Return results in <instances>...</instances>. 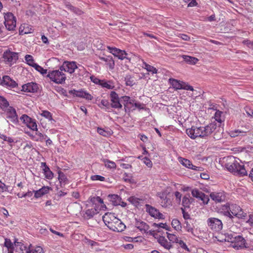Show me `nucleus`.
<instances>
[{"label":"nucleus","mask_w":253,"mask_h":253,"mask_svg":"<svg viewBox=\"0 0 253 253\" xmlns=\"http://www.w3.org/2000/svg\"><path fill=\"white\" fill-rule=\"evenodd\" d=\"M215 128L214 123H211L205 126H192L186 130L187 134L192 139H195L197 137L207 138L213 132Z\"/></svg>","instance_id":"obj_1"},{"label":"nucleus","mask_w":253,"mask_h":253,"mask_svg":"<svg viewBox=\"0 0 253 253\" xmlns=\"http://www.w3.org/2000/svg\"><path fill=\"white\" fill-rule=\"evenodd\" d=\"M102 219L105 225L113 231L120 232L126 228V225L115 216L114 213L107 212L103 216Z\"/></svg>","instance_id":"obj_2"},{"label":"nucleus","mask_w":253,"mask_h":253,"mask_svg":"<svg viewBox=\"0 0 253 253\" xmlns=\"http://www.w3.org/2000/svg\"><path fill=\"white\" fill-rule=\"evenodd\" d=\"M228 162L225 164V167L231 172L235 175L244 176L247 174L243 165L239 162V160H236L233 156H229L227 158Z\"/></svg>","instance_id":"obj_3"},{"label":"nucleus","mask_w":253,"mask_h":253,"mask_svg":"<svg viewBox=\"0 0 253 253\" xmlns=\"http://www.w3.org/2000/svg\"><path fill=\"white\" fill-rule=\"evenodd\" d=\"M61 70H53L49 72L47 77L56 84H62L65 83L66 79V75Z\"/></svg>","instance_id":"obj_4"},{"label":"nucleus","mask_w":253,"mask_h":253,"mask_svg":"<svg viewBox=\"0 0 253 253\" xmlns=\"http://www.w3.org/2000/svg\"><path fill=\"white\" fill-rule=\"evenodd\" d=\"M208 227L214 231H219L222 229L223 224L221 220L215 217L209 218L207 220Z\"/></svg>","instance_id":"obj_5"},{"label":"nucleus","mask_w":253,"mask_h":253,"mask_svg":"<svg viewBox=\"0 0 253 253\" xmlns=\"http://www.w3.org/2000/svg\"><path fill=\"white\" fill-rule=\"evenodd\" d=\"M4 61L7 64L11 65L15 63L18 59V53L12 52L9 49L5 51L3 54Z\"/></svg>","instance_id":"obj_6"},{"label":"nucleus","mask_w":253,"mask_h":253,"mask_svg":"<svg viewBox=\"0 0 253 253\" xmlns=\"http://www.w3.org/2000/svg\"><path fill=\"white\" fill-rule=\"evenodd\" d=\"M5 116L8 120L7 122L17 125L18 124V117L16 110L12 107H9L5 110Z\"/></svg>","instance_id":"obj_7"},{"label":"nucleus","mask_w":253,"mask_h":253,"mask_svg":"<svg viewBox=\"0 0 253 253\" xmlns=\"http://www.w3.org/2000/svg\"><path fill=\"white\" fill-rule=\"evenodd\" d=\"M230 212L233 216L239 218H244L247 216V213L244 212L242 209L236 204H231L230 206Z\"/></svg>","instance_id":"obj_8"},{"label":"nucleus","mask_w":253,"mask_h":253,"mask_svg":"<svg viewBox=\"0 0 253 253\" xmlns=\"http://www.w3.org/2000/svg\"><path fill=\"white\" fill-rule=\"evenodd\" d=\"M107 48L111 53L118 57L119 59L123 60L126 58L129 60H130V57L128 56V54L124 50L110 46H108Z\"/></svg>","instance_id":"obj_9"},{"label":"nucleus","mask_w":253,"mask_h":253,"mask_svg":"<svg viewBox=\"0 0 253 253\" xmlns=\"http://www.w3.org/2000/svg\"><path fill=\"white\" fill-rule=\"evenodd\" d=\"M78 68L76 62L75 61H64L60 70L72 74L75 72V70Z\"/></svg>","instance_id":"obj_10"},{"label":"nucleus","mask_w":253,"mask_h":253,"mask_svg":"<svg viewBox=\"0 0 253 253\" xmlns=\"http://www.w3.org/2000/svg\"><path fill=\"white\" fill-rule=\"evenodd\" d=\"M0 84L7 88H12L17 86V84L8 76H4L1 79Z\"/></svg>","instance_id":"obj_11"},{"label":"nucleus","mask_w":253,"mask_h":253,"mask_svg":"<svg viewBox=\"0 0 253 253\" xmlns=\"http://www.w3.org/2000/svg\"><path fill=\"white\" fill-rule=\"evenodd\" d=\"M146 211L152 217L158 219H164V215L162 213L159 212V210L155 208L146 204L145 205Z\"/></svg>","instance_id":"obj_12"},{"label":"nucleus","mask_w":253,"mask_h":253,"mask_svg":"<svg viewBox=\"0 0 253 253\" xmlns=\"http://www.w3.org/2000/svg\"><path fill=\"white\" fill-rule=\"evenodd\" d=\"M178 160L179 163L182 165H183V166L187 168L197 171H201L202 169L201 167H196L193 165L191 161L187 159L179 157H178Z\"/></svg>","instance_id":"obj_13"},{"label":"nucleus","mask_w":253,"mask_h":253,"mask_svg":"<svg viewBox=\"0 0 253 253\" xmlns=\"http://www.w3.org/2000/svg\"><path fill=\"white\" fill-rule=\"evenodd\" d=\"M211 199L215 203H221L225 201L226 196L223 191L219 192H211L210 195Z\"/></svg>","instance_id":"obj_14"},{"label":"nucleus","mask_w":253,"mask_h":253,"mask_svg":"<svg viewBox=\"0 0 253 253\" xmlns=\"http://www.w3.org/2000/svg\"><path fill=\"white\" fill-rule=\"evenodd\" d=\"M69 93L71 94H73L76 95L77 97H82L84 98H85L87 100H91L92 99V96L89 94L88 92L81 90H71L69 91Z\"/></svg>","instance_id":"obj_15"},{"label":"nucleus","mask_w":253,"mask_h":253,"mask_svg":"<svg viewBox=\"0 0 253 253\" xmlns=\"http://www.w3.org/2000/svg\"><path fill=\"white\" fill-rule=\"evenodd\" d=\"M39 89L38 85L34 83L31 82L22 85V90L28 92H36Z\"/></svg>","instance_id":"obj_16"},{"label":"nucleus","mask_w":253,"mask_h":253,"mask_svg":"<svg viewBox=\"0 0 253 253\" xmlns=\"http://www.w3.org/2000/svg\"><path fill=\"white\" fill-rule=\"evenodd\" d=\"M157 196L159 197L161 201V205L163 207H167L168 205H170V203H169V199L167 198V193L165 191H162L160 192H158L157 194Z\"/></svg>","instance_id":"obj_17"},{"label":"nucleus","mask_w":253,"mask_h":253,"mask_svg":"<svg viewBox=\"0 0 253 253\" xmlns=\"http://www.w3.org/2000/svg\"><path fill=\"white\" fill-rule=\"evenodd\" d=\"M236 239L235 241H234V245H233L234 247H237L240 248H243L246 247V240L245 239L240 235H236Z\"/></svg>","instance_id":"obj_18"},{"label":"nucleus","mask_w":253,"mask_h":253,"mask_svg":"<svg viewBox=\"0 0 253 253\" xmlns=\"http://www.w3.org/2000/svg\"><path fill=\"white\" fill-rule=\"evenodd\" d=\"M215 124V128L214 130L213 137L215 140H219L223 136V128L222 127H221L219 126H217L216 123Z\"/></svg>","instance_id":"obj_19"},{"label":"nucleus","mask_w":253,"mask_h":253,"mask_svg":"<svg viewBox=\"0 0 253 253\" xmlns=\"http://www.w3.org/2000/svg\"><path fill=\"white\" fill-rule=\"evenodd\" d=\"M194 201V199L190 197L189 194H187L182 198V205L184 208H190L191 203Z\"/></svg>","instance_id":"obj_20"},{"label":"nucleus","mask_w":253,"mask_h":253,"mask_svg":"<svg viewBox=\"0 0 253 253\" xmlns=\"http://www.w3.org/2000/svg\"><path fill=\"white\" fill-rule=\"evenodd\" d=\"M135 227L141 231L146 232L149 229V226L142 221L136 220L135 223Z\"/></svg>","instance_id":"obj_21"},{"label":"nucleus","mask_w":253,"mask_h":253,"mask_svg":"<svg viewBox=\"0 0 253 253\" xmlns=\"http://www.w3.org/2000/svg\"><path fill=\"white\" fill-rule=\"evenodd\" d=\"M41 165L45 177L48 179H52L53 176V173L50 170L49 168L46 165V163L42 162L41 163Z\"/></svg>","instance_id":"obj_22"},{"label":"nucleus","mask_w":253,"mask_h":253,"mask_svg":"<svg viewBox=\"0 0 253 253\" xmlns=\"http://www.w3.org/2000/svg\"><path fill=\"white\" fill-rule=\"evenodd\" d=\"M107 198L111 202L112 205H120L121 198L118 195H109L107 196Z\"/></svg>","instance_id":"obj_23"},{"label":"nucleus","mask_w":253,"mask_h":253,"mask_svg":"<svg viewBox=\"0 0 253 253\" xmlns=\"http://www.w3.org/2000/svg\"><path fill=\"white\" fill-rule=\"evenodd\" d=\"M49 189L50 188L48 186H44L39 190L34 191L33 192H35V197L36 198L41 197L43 195L47 193L49 190Z\"/></svg>","instance_id":"obj_24"},{"label":"nucleus","mask_w":253,"mask_h":253,"mask_svg":"<svg viewBox=\"0 0 253 253\" xmlns=\"http://www.w3.org/2000/svg\"><path fill=\"white\" fill-rule=\"evenodd\" d=\"M159 243L165 249L169 250L171 248V245L167 240L163 236L160 237L158 240Z\"/></svg>","instance_id":"obj_25"},{"label":"nucleus","mask_w":253,"mask_h":253,"mask_svg":"<svg viewBox=\"0 0 253 253\" xmlns=\"http://www.w3.org/2000/svg\"><path fill=\"white\" fill-rule=\"evenodd\" d=\"M58 180L60 183V186L63 187L67 183L68 178L65 174L61 171H58Z\"/></svg>","instance_id":"obj_26"},{"label":"nucleus","mask_w":253,"mask_h":253,"mask_svg":"<svg viewBox=\"0 0 253 253\" xmlns=\"http://www.w3.org/2000/svg\"><path fill=\"white\" fill-rule=\"evenodd\" d=\"M231 205L229 203H227L222 206V210L224 212V215L229 217L231 219L233 218V216L230 212Z\"/></svg>","instance_id":"obj_27"},{"label":"nucleus","mask_w":253,"mask_h":253,"mask_svg":"<svg viewBox=\"0 0 253 253\" xmlns=\"http://www.w3.org/2000/svg\"><path fill=\"white\" fill-rule=\"evenodd\" d=\"M169 82L173 86V88L176 89H182L183 82H180L177 80H175L173 79H169Z\"/></svg>","instance_id":"obj_28"},{"label":"nucleus","mask_w":253,"mask_h":253,"mask_svg":"<svg viewBox=\"0 0 253 253\" xmlns=\"http://www.w3.org/2000/svg\"><path fill=\"white\" fill-rule=\"evenodd\" d=\"M97 213V210L95 208H92L86 210L84 214V217L86 219L92 218Z\"/></svg>","instance_id":"obj_29"},{"label":"nucleus","mask_w":253,"mask_h":253,"mask_svg":"<svg viewBox=\"0 0 253 253\" xmlns=\"http://www.w3.org/2000/svg\"><path fill=\"white\" fill-rule=\"evenodd\" d=\"M4 25L6 28L9 31H13L16 27V20L14 21H9L4 22Z\"/></svg>","instance_id":"obj_30"},{"label":"nucleus","mask_w":253,"mask_h":253,"mask_svg":"<svg viewBox=\"0 0 253 253\" xmlns=\"http://www.w3.org/2000/svg\"><path fill=\"white\" fill-rule=\"evenodd\" d=\"M183 58L186 62L190 64H195L198 61L197 58L188 55H183Z\"/></svg>","instance_id":"obj_31"},{"label":"nucleus","mask_w":253,"mask_h":253,"mask_svg":"<svg viewBox=\"0 0 253 253\" xmlns=\"http://www.w3.org/2000/svg\"><path fill=\"white\" fill-rule=\"evenodd\" d=\"M246 134V131H241L239 129L231 131L229 132V135L232 137H235L238 136H244Z\"/></svg>","instance_id":"obj_32"},{"label":"nucleus","mask_w":253,"mask_h":253,"mask_svg":"<svg viewBox=\"0 0 253 253\" xmlns=\"http://www.w3.org/2000/svg\"><path fill=\"white\" fill-rule=\"evenodd\" d=\"M225 238L223 239L225 242H231L232 243H234L235 240L236 239V235L233 233L230 234H226L224 235Z\"/></svg>","instance_id":"obj_33"},{"label":"nucleus","mask_w":253,"mask_h":253,"mask_svg":"<svg viewBox=\"0 0 253 253\" xmlns=\"http://www.w3.org/2000/svg\"><path fill=\"white\" fill-rule=\"evenodd\" d=\"M27 253H43V251L42 248L40 246H37L36 248H29L28 250L26 251Z\"/></svg>","instance_id":"obj_34"},{"label":"nucleus","mask_w":253,"mask_h":253,"mask_svg":"<svg viewBox=\"0 0 253 253\" xmlns=\"http://www.w3.org/2000/svg\"><path fill=\"white\" fill-rule=\"evenodd\" d=\"M66 6L68 7L69 9H70V10H71L77 15H81L83 13V12L81 9L72 6L70 4H66Z\"/></svg>","instance_id":"obj_35"},{"label":"nucleus","mask_w":253,"mask_h":253,"mask_svg":"<svg viewBox=\"0 0 253 253\" xmlns=\"http://www.w3.org/2000/svg\"><path fill=\"white\" fill-rule=\"evenodd\" d=\"M143 65L144 66H143V67L146 69L147 71L152 72L153 74H156L157 73V69L153 66L149 65L145 62H143Z\"/></svg>","instance_id":"obj_36"},{"label":"nucleus","mask_w":253,"mask_h":253,"mask_svg":"<svg viewBox=\"0 0 253 253\" xmlns=\"http://www.w3.org/2000/svg\"><path fill=\"white\" fill-rule=\"evenodd\" d=\"M8 105L9 103L7 100L5 98L0 96V107L2 109H4L7 108Z\"/></svg>","instance_id":"obj_37"},{"label":"nucleus","mask_w":253,"mask_h":253,"mask_svg":"<svg viewBox=\"0 0 253 253\" xmlns=\"http://www.w3.org/2000/svg\"><path fill=\"white\" fill-rule=\"evenodd\" d=\"M25 59L27 64L33 67H34V64H37V63H34L33 57L31 55H26L25 57Z\"/></svg>","instance_id":"obj_38"},{"label":"nucleus","mask_w":253,"mask_h":253,"mask_svg":"<svg viewBox=\"0 0 253 253\" xmlns=\"http://www.w3.org/2000/svg\"><path fill=\"white\" fill-rule=\"evenodd\" d=\"M171 225L176 230H180L181 228V223L177 219H173L172 220Z\"/></svg>","instance_id":"obj_39"},{"label":"nucleus","mask_w":253,"mask_h":253,"mask_svg":"<svg viewBox=\"0 0 253 253\" xmlns=\"http://www.w3.org/2000/svg\"><path fill=\"white\" fill-rule=\"evenodd\" d=\"M103 162L105 164V166L107 168L109 169H115L116 165L115 162L111 161L108 160H104Z\"/></svg>","instance_id":"obj_40"},{"label":"nucleus","mask_w":253,"mask_h":253,"mask_svg":"<svg viewBox=\"0 0 253 253\" xmlns=\"http://www.w3.org/2000/svg\"><path fill=\"white\" fill-rule=\"evenodd\" d=\"M203 192L202 191L199 190L198 189H193L191 190V194L192 195L196 198L200 199V198H201L202 195L203 194Z\"/></svg>","instance_id":"obj_41"},{"label":"nucleus","mask_w":253,"mask_h":253,"mask_svg":"<svg viewBox=\"0 0 253 253\" xmlns=\"http://www.w3.org/2000/svg\"><path fill=\"white\" fill-rule=\"evenodd\" d=\"M167 237L169 240L172 242L176 243L178 241V238L174 234L167 232Z\"/></svg>","instance_id":"obj_42"},{"label":"nucleus","mask_w":253,"mask_h":253,"mask_svg":"<svg viewBox=\"0 0 253 253\" xmlns=\"http://www.w3.org/2000/svg\"><path fill=\"white\" fill-rule=\"evenodd\" d=\"M111 106L112 108L120 109L122 108V105L120 102L119 99L111 101Z\"/></svg>","instance_id":"obj_43"},{"label":"nucleus","mask_w":253,"mask_h":253,"mask_svg":"<svg viewBox=\"0 0 253 253\" xmlns=\"http://www.w3.org/2000/svg\"><path fill=\"white\" fill-rule=\"evenodd\" d=\"M34 68L38 72H40L41 74L42 75H44L47 73V70L44 69L41 66L39 65L38 64H34Z\"/></svg>","instance_id":"obj_44"},{"label":"nucleus","mask_w":253,"mask_h":253,"mask_svg":"<svg viewBox=\"0 0 253 253\" xmlns=\"http://www.w3.org/2000/svg\"><path fill=\"white\" fill-rule=\"evenodd\" d=\"M20 120L23 121V122L27 125L32 121L33 119L28 116L27 115L24 114L20 117Z\"/></svg>","instance_id":"obj_45"},{"label":"nucleus","mask_w":253,"mask_h":253,"mask_svg":"<svg viewBox=\"0 0 253 253\" xmlns=\"http://www.w3.org/2000/svg\"><path fill=\"white\" fill-rule=\"evenodd\" d=\"M4 22L9 21H14L15 20V17L14 16L13 14L12 13L8 12L4 16Z\"/></svg>","instance_id":"obj_46"},{"label":"nucleus","mask_w":253,"mask_h":253,"mask_svg":"<svg viewBox=\"0 0 253 253\" xmlns=\"http://www.w3.org/2000/svg\"><path fill=\"white\" fill-rule=\"evenodd\" d=\"M27 126L31 128V129H32L33 130H36L37 131L38 130V128H37V124L36 123V121L35 120H32V121L30 122L29 124H28Z\"/></svg>","instance_id":"obj_47"},{"label":"nucleus","mask_w":253,"mask_h":253,"mask_svg":"<svg viewBox=\"0 0 253 253\" xmlns=\"http://www.w3.org/2000/svg\"><path fill=\"white\" fill-rule=\"evenodd\" d=\"M110 82H106L102 81L100 84L103 87H106L108 89H113L114 87V86L110 84Z\"/></svg>","instance_id":"obj_48"},{"label":"nucleus","mask_w":253,"mask_h":253,"mask_svg":"<svg viewBox=\"0 0 253 253\" xmlns=\"http://www.w3.org/2000/svg\"><path fill=\"white\" fill-rule=\"evenodd\" d=\"M91 179L92 180H93V181H95V180H99V181H104L105 180V177L102 176H101V175H92L91 176Z\"/></svg>","instance_id":"obj_49"},{"label":"nucleus","mask_w":253,"mask_h":253,"mask_svg":"<svg viewBox=\"0 0 253 253\" xmlns=\"http://www.w3.org/2000/svg\"><path fill=\"white\" fill-rule=\"evenodd\" d=\"M141 200L139 198H136V197H130L129 198V201L132 204H134L135 205H139V201H140Z\"/></svg>","instance_id":"obj_50"},{"label":"nucleus","mask_w":253,"mask_h":253,"mask_svg":"<svg viewBox=\"0 0 253 253\" xmlns=\"http://www.w3.org/2000/svg\"><path fill=\"white\" fill-rule=\"evenodd\" d=\"M4 246L8 249H13V245L9 239H5Z\"/></svg>","instance_id":"obj_51"},{"label":"nucleus","mask_w":253,"mask_h":253,"mask_svg":"<svg viewBox=\"0 0 253 253\" xmlns=\"http://www.w3.org/2000/svg\"><path fill=\"white\" fill-rule=\"evenodd\" d=\"M199 199L202 201L204 204H208L210 200L209 197L204 193L202 195L201 198H200Z\"/></svg>","instance_id":"obj_52"},{"label":"nucleus","mask_w":253,"mask_h":253,"mask_svg":"<svg viewBox=\"0 0 253 253\" xmlns=\"http://www.w3.org/2000/svg\"><path fill=\"white\" fill-rule=\"evenodd\" d=\"M41 115L49 120H52L51 114L49 111H43Z\"/></svg>","instance_id":"obj_53"},{"label":"nucleus","mask_w":253,"mask_h":253,"mask_svg":"<svg viewBox=\"0 0 253 253\" xmlns=\"http://www.w3.org/2000/svg\"><path fill=\"white\" fill-rule=\"evenodd\" d=\"M111 101L119 99L118 94L115 91H111L110 93Z\"/></svg>","instance_id":"obj_54"},{"label":"nucleus","mask_w":253,"mask_h":253,"mask_svg":"<svg viewBox=\"0 0 253 253\" xmlns=\"http://www.w3.org/2000/svg\"><path fill=\"white\" fill-rule=\"evenodd\" d=\"M182 89L187 90H191V91L194 90V88L192 86H191L189 84H187L186 83H183V84H182Z\"/></svg>","instance_id":"obj_55"},{"label":"nucleus","mask_w":253,"mask_h":253,"mask_svg":"<svg viewBox=\"0 0 253 253\" xmlns=\"http://www.w3.org/2000/svg\"><path fill=\"white\" fill-rule=\"evenodd\" d=\"M181 210L182 211L183 217L185 220L189 219L190 218V214L187 212L185 211L184 209L181 208Z\"/></svg>","instance_id":"obj_56"},{"label":"nucleus","mask_w":253,"mask_h":253,"mask_svg":"<svg viewBox=\"0 0 253 253\" xmlns=\"http://www.w3.org/2000/svg\"><path fill=\"white\" fill-rule=\"evenodd\" d=\"M97 132L99 134H100V135H101L102 136H106L108 134V132L106 131H105L103 129H102L101 128H100V127H98V128H97Z\"/></svg>","instance_id":"obj_57"},{"label":"nucleus","mask_w":253,"mask_h":253,"mask_svg":"<svg viewBox=\"0 0 253 253\" xmlns=\"http://www.w3.org/2000/svg\"><path fill=\"white\" fill-rule=\"evenodd\" d=\"M143 162L145 164V165L148 167V168H151L152 166V163L150 160V159H148L147 157H145L143 159Z\"/></svg>","instance_id":"obj_58"},{"label":"nucleus","mask_w":253,"mask_h":253,"mask_svg":"<svg viewBox=\"0 0 253 253\" xmlns=\"http://www.w3.org/2000/svg\"><path fill=\"white\" fill-rule=\"evenodd\" d=\"M90 79L91 81L95 84H100L102 82V81L100 80L99 79L96 78L95 77H94L93 76H91L90 77Z\"/></svg>","instance_id":"obj_59"},{"label":"nucleus","mask_w":253,"mask_h":253,"mask_svg":"<svg viewBox=\"0 0 253 253\" xmlns=\"http://www.w3.org/2000/svg\"><path fill=\"white\" fill-rule=\"evenodd\" d=\"M167 224L166 223H160L159 224L154 223L153 224V226L155 227H161L164 229L166 228Z\"/></svg>","instance_id":"obj_60"},{"label":"nucleus","mask_w":253,"mask_h":253,"mask_svg":"<svg viewBox=\"0 0 253 253\" xmlns=\"http://www.w3.org/2000/svg\"><path fill=\"white\" fill-rule=\"evenodd\" d=\"M36 135L39 137V139L40 141H43L45 140L47 136L46 135L42 134L41 132H36Z\"/></svg>","instance_id":"obj_61"},{"label":"nucleus","mask_w":253,"mask_h":253,"mask_svg":"<svg viewBox=\"0 0 253 253\" xmlns=\"http://www.w3.org/2000/svg\"><path fill=\"white\" fill-rule=\"evenodd\" d=\"M8 189V187L5 185V184L2 183L1 181L0 182V191L3 192L6 191Z\"/></svg>","instance_id":"obj_62"},{"label":"nucleus","mask_w":253,"mask_h":253,"mask_svg":"<svg viewBox=\"0 0 253 253\" xmlns=\"http://www.w3.org/2000/svg\"><path fill=\"white\" fill-rule=\"evenodd\" d=\"M221 112L217 111L215 112L214 115L216 121L220 123L222 121L220 119V115L221 114Z\"/></svg>","instance_id":"obj_63"},{"label":"nucleus","mask_w":253,"mask_h":253,"mask_svg":"<svg viewBox=\"0 0 253 253\" xmlns=\"http://www.w3.org/2000/svg\"><path fill=\"white\" fill-rule=\"evenodd\" d=\"M250 226H253V214H250L249 215V219L247 220Z\"/></svg>","instance_id":"obj_64"}]
</instances>
